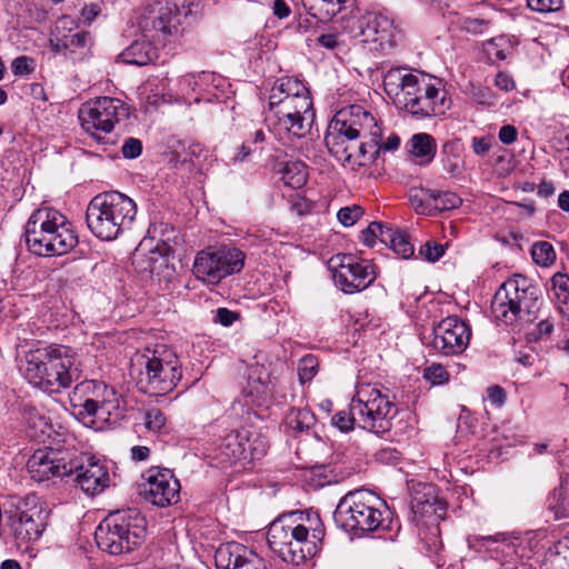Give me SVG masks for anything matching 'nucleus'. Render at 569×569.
<instances>
[{"label":"nucleus","instance_id":"nucleus-16","mask_svg":"<svg viewBox=\"0 0 569 569\" xmlns=\"http://www.w3.org/2000/svg\"><path fill=\"white\" fill-rule=\"evenodd\" d=\"M128 112L124 103L119 99L111 97H99L82 104L79 110V120L82 128L93 137L97 132L109 133L113 130L116 123Z\"/></svg>","mask_w":569,"mask_h":569},{"label":"nucleus","instance_id":"nucleus-57","mask_svg":"<svg viewBox=\"0 0 569 569\" xmlns=\"http://www.w3.org/2000/svg\"><path fill=\"white\" fill-rule=\"evenodd\" d=\"M491 149V140L488 137L472 138V150L477 156L483 157Z\"/></svg>","mask_w":569,"mask_h":569},{"label":"nucleus","instance_id":"nucleus-5","mask_svg":"<svg viewBox=\"0 0 569 569\" xmlns=\"http://www.w3.org/2000/svg\"><path fill=\"white\" fill-rule=\"evenodd\" d=\"M136 214L137 204L130 197L119 191H108L91 199L86 211V222L98 239L112 241L130 229Z\"/></svg>","mask_w":569,"mask_h":569},{"label":"nucleus","instance_id":"nucleus-63","mask_svg":"<svg viewBox=\"0 0 569 569\" xmlns=\"http://www.w3.org/2000/svg\"><path fill=\"white\" fill-rule=\"evenodd\" d=\"M443 170L451 177L461 174V163L457 157H448L443 160Z\"/></svg>","mask_w":569,"mask_h":569},{"label":"nucleus","instance_id":"nucleus-8","mask_svg":"<svg viewBox=\"0 0 569 569\" xmlns=\"http://www.w3.org/2000/svg\"><path fill=\"white\" fill-rule=\"evenodd\" d=\"M536 288L528 283L523 276H517L505 281L495 293L491 301V313L500 326L513 327L521 322H530Z\"/></svg>","mask_w":569,"mask_h":569},{"label":"nucleus","instance_id":"nucleus-39","mask_svg":"<svg viewBox=\"0 0 569 569\" xmlns=\"http://www.w3.org/2000/svg\"><path fill=\"white\" fill-rule=\"evenodd\" d=\"M391 227L385 226L381 222H371L366 230L362 232V241L366 246L372 247L376 239H379L382 243L388 244L390 240Z\"/></svg>","mask_w":569,"mask_h":569},{"label":"nucleus","instance_id":"nucleus-6","mask_svg":"<svg viewBox=\"0 0 569 569\" xmlns=\"http://www.w3.org/2000/svg\"><path fill=\"white\" fill-rule=\"evenodd\" d=\"M323 535V528L319 527L310 536L309 528L292 516H286L270 525L267 539L272 552L282 561L298 566L318 552Z\"/></svg>","mask_w":569,"mask_h":569},{"label":"nucleus","instance_id":"nucleus-41","mask_svg":"<svg viewBox=\"0 0 569 569\" xmlns=\"http://www.w3.org/2000/svg\"><path fill=\"white\" fill-rule=\"evenodd\" d=\"M461 204V198L450 191L433 190L432 213L436 211H446L458 208Z\"/></svg>","mask_w":569,"mask_h":569},{"label":"nucleus","instance_id":"nucleus-10","mask_svg":"<svg viewBox=\"0 0 569 569\" xmlns=\"http://www.w3.org/2000/svg\"><path fill=\"white\" fill-rule=\"evenodd\" d=\"M379 498L369 490L348 492L339 501L333 518L346 531H375L382 525Z\"/></svg>","mask_w":569,"mask_h":569},{"label":"nucleus","instance_id":"nucleus-29","mask_svg":"<svg viewBox=\"0 0 569 569\" xmlns=\"http://www.w3.org/2000/svg\"><path fill=\"white\" fill-rule=\"evenodd\" d=\"M415 73L406 68H391L383 76V88L395 104L399 106L405 97L406 88L411 82Z\"/></svg>","mask_w":569,"mask_h":569},{"label":"nucleus","instance_id":"nucleus-48","mask_svg":"<svg viewBox=\"0 0 569 569\" xmlns=\"http://www.w3.org/2000/svg\"><path fill=\"white\" fill-rule=\"evenodd\" d=\"M528 7L540 13H551L559 11L563 6V0H527Z\"/></svg>","mask_w":569,"mask_h":569},{"label":"nucleus","instance_id":"nucleus-40","mask_svg":"<svg viewBox=\"0 0 569 569\" xmlns=\"http://www.w3.org/2000/svg\"><path fill=\"white\" fill-rule=\"evenodd\" d=\"M531 256L533 261L541 267H549L556 260L553 246L547 241H538L532 244Z\"/></svg>","mask_w":569,"mask_h":569},{"label":"nucleus","instance_id":"nucleus-52","mask_svg":"<svg viewBox=\"0 0 569 569\" xmlns=\"http://www.w3.org/2000/svg\"><path fill=\"white\" fill-rule=\"evenodd\" d=\"M488 23L489 22L485 19L467 17L461 19L460 28L462 30L477 34L482 33L487 29Z\"/></svg>","mask_w":569,"mask_h":569},{"label":"nucleus","instance_id":"nucleus-23","mask_svg":"<svg viewBox=\"0 0 569 569\" xmlns=\"http://www.w3.org/2000/svg\"><path fill=\"white\" fill-rule=\"evenodd\" d=\"M358 32L365 43H378L381 50L392 44L395 36L393 21L383 13L368 12L357 20Z\"/></svg>","mask_w":569,"mask_h":569},{"label":"nucleus","instance_id":"nucleus-61","mask_svg":"<svg viewBox=\"0 0 569 569\" xmlns=\"http://www.w3.org/2000/svg\"><path fill=\"white\" fill-rule=\"evenodd\" d=\"M472 98L480 104H493V93L489 88H478L473 90Z\"/></svg>","mask_w":569,"mask_h":569},{"label":"nucleus","instance_id":"nucleus-21","mask_svg":"<svg viewBox=\"0 0 569 569\" xmlns=\"http://www.w3.org/2000/svg\"><path fill=\"white\" fill-rule=\"evenodd\" d=\"M70 465L74 467L71 475H74L73 481L84 493L94 496L102 492L109 486L110 477L101 461L90 457L82 462L70 460Z\"/></svg>","mask_w":569,"mask_h":569},{"label":"nucleus","instance_id":"nucleus-25","mask_svg":"<svg viewBox=\"0 0 569 569\" xmlns=\"http://www.w3.org/2000/svg\"><path fill=\"white\" fill-rule=\"evenodd\" d=\"M315 118L313 109L307 110V113L292 112L287 116H267V121L272 126L277 134H286L289 139L305 138L311 130Z\"/></svg>","mask_w":569,"mask_h":569},{"label":"nucleus","instance_id":"nucleus-38","mask_svg":"<svg viewBox=\"0 0 569 569\" xmlns=\"http://www.w3.org/2000/svg\"><path fill=\"white\" fill-rule=\"evenodd\" d=\"M482 547L491 553V557L500 560V556L513 558L515 548L513 545L507 541L505 538L500 539L497 537H483Z\"/></svg>","mask_w":569,"mask_h":569},{"label":"nucleus","instance_id":"nucleus-50","mask_svg":"<svg viewBox=\"0 0 569 569\" xmlns=\"http://www.w3.org/2000/svg\"><path fill=\"white\" fill-rule=\"evenodd\" d=\"M419 254L429 262H436L445 254V247L428 241L420 248Z\"/></svg>","mask_w":569,"mask_h":569},{"label":"nucleus","instance_id":"nucleus-13","mask_svg":"<svg viewBox=\"0 0 569 569\" xmlns=\"http://www.w3.org/2000/svg\"><path fill=\"white\" fill-rule=\"evenodd\" d=\"M244 258V253L234 247L202 250L196 256L192 272L197 279L217 284L226 277L240 272Z\"/></svg>","mask_w":569,"mask_h":569},{"label":"nucleus","instance_id":"nucleus-37","mask_svg":"<svg viewBox=\"0 0 569 569\" xmlns=\"http://www.w3.org/2000/svg\"><path fill=\"white\" fill-rule=\"evenodd\" d=\"M281 179L284 184L292 188H300L308 178L307 167L301 161H288L281 169Z\"/></svg>","mask_w":569,"mask_h":569},{"label":"nucleus","instance_id":"nucleus-26","mask_svg":"<svg viewBox=\"0 0 569 569\" xmlns=\"http://www.w3.org/2000/svg\"><path fill=\"white\" fill-rule=\"evenodd\" d=\"M380 148L378 147V140L368 141L366 139L355 140V144L348 148L347 154H350L349 159H337L343 166H349L352 170L359 167L370 164L376 160Z\"/></svg>","mask_w":569,"mask_h":569},{"label":"nucleus","instance_id":"nucleus-47","mask_svg":"<svg viewBox=\"0 0 569 569\" xmlns=\"http://www.w3.org/2000/svg\"><path fill=\"white\" fill-rule=\"evenodd\" d=\"M363 210L360 206H352L341 208L337 213V218L345 227H351L361 218Z\"/></svg>","mask_w":569,"mask_h":569},{"label":"nucleus","instance_id":"nucleus-20","mask_svg":"<svg viewBox=\"0 0 569 569\" xmlns=\"http://www.w3.org/2000/svg\"><path fill=\"white\" fill-rule=\"evenodd\" d=\"M331 121L337 122L341 129H346L349 134H355L359 139H371L373 142L380 136V130L372 113L358 104L339 110Z\"/></svg>","mask_w":569,"mask_h":569},{"label":"nucleus","instance_id":"nucleus-18","mask_svg":"<svg viewBox=\"0 0 569 569\" xmlns=\"http://www.w3.org/2000/svg\"><path fill=\"white\" fill-rule=\"evenodd\" d=\"M471 331L458 317H447L433 326L429 346L445 356L462 353L469 345Z\"/></svg>","mask_w":569,"mask_h":569},{"label":"nucleus","instance_id":"nucleus-11","mask_svg":"<svg viewBox=\"0 0 569 569\" xmlns=\"http://www.w3.org/2000/svg\"><path fill=\"white\" fill-rule=\"evenodd\" d=\"M50 511L34 493L19 498L7 511V523L18 547L37 541L47 528Z\"/></svg>","mask_w":569,"mask_h":569},{"label":"nucleus","instance_id":"nucleus-22","mask_svg":"<svg viewBox=\"0 0 569 569\" xmlns=\"http://www.w3.org/2000/svg\"><path fill=\"white\" fill-rule=\"evenodd\" d=\"M217 569H267L264 560L238 542L221 545L214 553Z\"/></svg>","mask_w":569,"mask_h":569},{"label":"nucleus","instance_id":"nucleus-24","mask_svg":"<svg viewBox=\"0 0 569 569\" xmlns=\"http://www.w3.org/2000/svg\"><path fill=\"white\" fill-rule=\"evenodd\" d=\"M27 468L33 480L42 482L53 477L71 476L74 467L56 451L38 450L29 458Z\"/></svg>","mask_w":569,"mask_h":569},{"label":"nucleus","instance_id":"nucleus-9","mask_svg":"<svg viewBox=\"0 0 569 569\" xmlns=\"http://www.w3.org/2000/svg\"><path fill=\"white\" fill-rule=\"evenodd\" d=\"M73 413L84 423L109 421L111 416H118L120 400L114 389L104 382L88 380L74 388L70 396Z\"/></svg>","mask_w":569,"mask_h":569},{"label":"nucleus","instance_id":"nucleus-17","mask_svg":"<svg viewBox=\"0 0 569 569\" xmlns=\"http://www.w3.org/2000/svg\"><path fill=\"white\" fill-rule=\"evenodd\" d=\"M181 10L176 0H153L147 4L138 20L142 32L173 36L179 31Z\"/></svg>","mask_w":569,"mask_h":569},{"label":"nucleus","instance_id":"nucleus-45","mask_svg":"<svg viewBox=\"0 0 569 569\" xmlns=\"http://www.w3.org/2000/svg\"><path fill=\"white\" fill-rule=\"evenodd\" d=\"M318 360L315 356L308 355L298 363V376L301 383L309 382L318 371Z\"/></svg>","mask_w":569,"mask_h":569},{"label":"nucleus","instance_id":"nucleus-59","mask_svg":"<svg viewBox=\"0 0 569 569\" xmlns=\"http://www.w3.org/2000/svg\"><path fill=\"white\" fill-rule=\"evenodd\" d=\"M317 43L326 49L335 50L340 46L337 33H322L317 38Z\"/></svg>","mask_w":569,"mask_h":569},{"label":"nucleus","instance_id":"nucleus-54","mask_svg":"<svg viewBox=\"0 0 569 569\" xmlns=\"http://www.w3.org/2000/svg\"><path fill=\"white\" fill-rule=\"evenodd\" d=\"M240 318V315L236 311H231L227 308H218L216 310L214 316V322L220 323L223 327H229L233 325L238 319Z\"/></svg>","mask_w":569,"mask_h":569},{"label":"nucleus","instance_id":"nucleus-53","mask_svg":"<svg viewBox=\"0 0 569 569\" xmlns=\"http://www.w3.org/2000/svg\"><path fill=\"white\" fill-rule=\"evenodd\" d=\"M121 151L124 158L134 159L141 154L142 143L139 139L128 138L124 141Z\"/></svg>","mask_w":569,"mask_h":569},{"label":"nucleus","instance_id":"nucleus-19","mask_svg":"<svg viewBox=\"0 0 569 569\" xmlns=\"http://www.w3.org/2000/svg\"><path fill=\"white\" fill-rule=\"evenodd\" d=\"M180 483L169 469L152 468L147 471L143 497L158 507H167L179 500Z\"/></svg>","mask_w":569,"mask_h":569},{"label":"nucleus","instance_id":"nucleus-43","mask_svg":"<svg viewBox=\"0 0 569 569\" xmlns=\"http://www.w3.org/2000/svg\"><path fill=\"white\" fill-rule=\"evenodd\" d=\"M390 233V240H388L387 246H390V248L403 259L412 257L415 249L408 238L405 234L395 231L392 228Z\"/></svg>","mask_w":569,"mask_h":569},{"label":"nucleus","instance_id":"nucleus-49","mask_svg":"<svg viewBox=\"0 0 569 569\" xmlns=\"http://www.w3.org/2000/svg\"><path fill=\"white\" fill-rule=\"evenodd\" d=\"M34 70V61L27 56H19L11 62V71L14 76H27Z\"/></svg>","mask_w":569,"mask_h":569},{"label":"nucleus","instance_id":"nucleus-62","mask_svg":"<svg viewBox=\"0 0 569 569\" xmlns=\"http://www.w3.org/2000/svg\"><path fill=\"white\" fill-rule=\"evenodd\" d=\"M487 397L492 405L500 407L505 402L506 395L501 387L492 386L488 388Z\"/></svg>","mask_w":569,"mask_h":569},{"label":"nucleus","instance_id":"nucleus-60","mask_svg":"<svg viewBox=\"0 0 569 569\" xmlns=\"http://www.w3.org/2000/svg\"><path fill=\"white\" fill-rule=\"evenodd\" d=\"M518 131L511 124L502 126L499 130V139L505 144H511L517 140Z\"/></svg>","mask_w":569,"mask_h":569},{"label":"nucleus","instance_id":"nucleus-34","mask_svg":"<svg viewBox=\"0 0 569 569\" xmlns=\"http://www.w3.org/2000/svg\"><path fill=\"white\" fill-rule=\"evenodd\" d=\"M315 422V415L309 409H291L284 418L283 426L288 432L297 433L309 430Z\"/></svg>","mask_w":569,"mask_h":569},{"label":"nucleus","instance_id":"nucleus-51","mask_svg":"<svg viewBox=\"0 0 569 569\" xmlns=\"http://www.w3.org/2000/svg\"><path fill=\"white\" fill-rule=\"evenodd\" d=\"M147 266L142 269L144 271L150 272L151 274L159 273V270L167 266V259L158 250H151L149 257L146 260Z\"/></svg>","mask_w":569,"mask_h":569},{"label":"nucleus","instance_id":"nucleus-3","mask_svg":"<svg viewBox=\"0 0 569 569\" xmlns=\"http://www.w3.org/2000/svg\"><path fill=\"white\" fill-rule=\"evenodd\" d=\"M130 372L137 377L139 388L151 396L171 392L182 377L177 353L164 345L137 352L131 359Z\"/></svg>","mask_w":569,"mask_h":569},{"label":"nucleus","instance_id":"nucleus-58","mask_svg":"<svg viewBox=\"0 0 569 569\" xmlns=\"http://www.w3.org/2000/svg\"><path fill=\"white\" fill-rule=\"evenodd\" d=\"M495 86L503 91H511L516 88L512 77L506 72L497 73L495 78Z\"/></svg>","mask_w":569,"mask_h":569},{"label":"nucleus","instance_id":"nucleus-15","mask_svg":"<svg viewBox=\"0 0 569 569\" xmlns=\"http://www.w3.org/2000/svg\"><path fill=\"white\" fill-rule=\"evenodd\" d=\"M328 267L337 287L346 293L365 290L376 279L373 264L352 254L339 253L331 257Z\"/></svg>","mask_w":569,"mask_h":569},{"label":"nucleus","instance_id":"nucleus-35","mask_svg":"<svg viewBox=\"0 0 569 569\" xmlns=\"http://www.w3.org/2000/svg\"><path fill=\"white\" fill-rule=\"evenodd\" d=\"M553 299L559 312L569 320V277L557 272L551 278Z\"/></svg>","mask_w":569,"mask_h":569},{"label":"nucleus","instance_id":"nucleus-33","mask_svg":"<svg viewBox=\"0 0 569 569\" xmlns=\"http://www.w3.org/2000/svg\"><path fill=\"white\" fill-rule=\"evenodd\" d=\"M68 24H71V18L68 16H62L57 20L49 38V47L52 52L59 53L62 50L72 49V44H79L82 41V36L73 37V40L67 39L64 31L68 30Z\"/></svg>","mask_w":569,"mask_h":569},{"label":"nucleus","instance_id":"nucleus-64","mask_svg":"<svg viewBox=\"0 0 569 569\" xmlns=\"http://www.w3.org/2000/svg\"><path fill=\"white\" fill-rule=\"evenodd\" d=\"M27 421L32 429H39L41 433H44V428L47 427V422L43 418L36 412L34 409L28 412Z\"/></svg>","mask_w":569,"mask_h":569},{"label":"nucleus","instance_id":"nucleus-4","mask_svg":"<svg viewBox=\"0 0 569 569\" xmlns=\"http://www.w3.org/2000/svg\"><path fill=\"white\" fill-rule=\"evenodd\" d=\"M26 241L34 254L61 256L78 243L71 223L52 208L36 210L26 224Z\"/></svg>","mask_w":569,"mask_h":569},{"label":"nucleus","instance_id":"nucleus-42","mask_svg":"<svg viewBox=\"0 0 569 569\" xmlns=\"http://www.w3.org/2000/svg\"><path fill=\"white\" fill-rule=\"evenodd\" d=\"M432 189H421L410 194L413 209L421 214H432Z\"/></svg>","mask_w":569,"mask_h":569},{"label":"nucleus","instance_id":"nucleus-55","mask_svg":"<svg viewBox=\"0 0 569 569\" xmlns=\"http://www.w3.org/2000/svg\"><path fill=\"white\" fill-rule=\"evenodd\" d=\"M346 0H321V10L325 11L326 18H332L338 14L345 7Z\"/></svg>","mask_w":569,"mask_h":569},{"label":"nucleus","instance_id":"nucleus-14","mask_svg":"<svg viewBox=\"0 0 569 569\" xmlns=\"http://www.w3.org/2000/svg\"><path fill=\"white\" fill-rule=\"evenodd\" d=\"M449 106L446 92L437 88L431 78L415 73L398 107L411 114L431 117L443 114Z\"/></svg>","mask_w":569,"mask_h":569},{"label":"nucleus","instance_id":"nucleus-46","mask_svg":"<svg viewBox=\"0 0 569 569\" xmlns=\"http://www.w3.org/2000/svg\"><path fill=\"white\" fill-rule=\"evenodd\" d=\"M167 418L158 408L147 409L144 412V426L150 431H159L166 426Z\"/></svg>","mask_w":569,"mask_h":569},{"label":"nucleus","instance_id":"nucleus-36","mask_svg":"<svg viewBox=\"0 0 569 569\" xmlns=\"http://www.w3.org/2000/svg\"><path fill=\"white\" fill-rule=\"evenodd\" d=\"M548 507L556 518L569 517V479L563 480L548 498Z\"/></svg>","mask_w":569,"mask_h":569},{"label":"nucleus","instance_id":"nucleus-12","mask_svg":"<svg viewBox=\"0 0 569 569\" xmlns=\"http://www.w3.org/2000/svg\"><path fill=\"white\" fill-rule=\"evenodd\" d=\"M268 442L258 431L248 428L232 430L222 437L214 447L213 459L219 465L252 462L266 455Z\"/></svg>","mask_w":569,"mask_h":569},{"label":"nucleus","instance_id":"nucleus-7","mask_svg":"<svg viewBox=\"0 0 569 569\" xmlns=\"http://www.w3.org/2000/svg\"><path fill=\"white\" fill-rule=\"evenodd\" d=\"M146 518L136 509L117 511L107 517L96 531L99 548L110 555L129 552L146 538Z\"/></svg>","mask_w":569,"mask_h":569},{"label":"nucleus","instance_id":"nucleus-1","mask_svg":"<svg viewBox=\"0 0 569 569\" xmlns=\"http://www.w3.org/2000/svg\"><path fill=\"white\" fill-rule=\"evenodd\" d=\"M395 406L386 395L372 385L358 387L348 410H341L332 417V425L348 432L357 425L373 433H385L391 428Z\"/></svg>","mask_w":569,"mask_h":569},{"label":"nucleus","instance_id":"nucleus-27","mask_svg":"<svg viewBox=\"0 0 569 569\" xmlns=\"http://www.w3.org/2000/svg\"><path fill=\"white\" fill-rule=\"evenodd\" d=\"M355 140H359L357 136H351L346 129H341L340 124L330 121L325 137L326 146L329 152L336 159H349L347 154L348 148L355 144Z\"/></svg>","mask_w":569,"mask_h":569},{"label":"nucleus","instance_id":"nucleus-32","mask_svg":"<svg viewBox=\"0 0 569 569\" xmlns=\"http://www.w3.org/2000/svg\"><path fill=\"white\" fill-rule=\"evenodd\" d=\"M306 93H309V90L300 80L282 77L272 86L269 101H277L278 99L287 100Z\"/></svg>","mask_w":569,"mask_h":569},{"label":"nucleus","instance_id":"nucleus-44","mask_svg":"<svg viewBox=\"0 0 569 569\" xmlns=\"http://www.w3.org/2000/svg\"><path fill=\"white\" fill-rule=\"evenodd\" d=\"M423 378L432 386H441L449 382L450 375L440 363H431L423 369Z\"/></svg>","mask_w":569,"mask_h":569},{"label":"nucleus","instance_id":"nucleus-28","mask_svg":"<svg viewBox=\"0 0 569 569\" xmlns=\"http://www.w3.org/2000/svg\"><path fill=\"white\" fill-rule=\"evenodd\" d=\"M407 150L415 163L429 164L437 152V143L433 137L426 132L415 133L407 143Z\"/></svg>","mask_w":569,"mask_h":569},{"label":"nucleus","instance_id":"nucleus-2","mask_svg":"<svg viewBox=\"0 0 569 569\" xmlns=\"http://www.w3.org/2000/svg\"><path fill=\"white\" fill-rule=\"evenodd\" d=\"M23 375L36 387L58 391L79 379V369L70 348L50 346L27 352Z\"/></svg>","mask_w":569,"mask_h":569},{"label":"nucleus","instance_id":"nucleus-31","mask_svg":"<svg viewBox=\"0 0 569 569\" xmlns=\"http://www.w3.org/2000/svg\"><path fill=\"white\" fill-rule=\"evenodd\" d=\"M312 108V100L309 93L300 94L287 100L269 101L268 116H287L292 112L307 113V110Z\"/></svg>","mask_w":569,"mask_h":569},{"label":"nucleus","instance_id":"nucleus-56","mask_svg":"<svg viewBox=\"0 0 569 569\" xmlns=\"http://www.w3.org/2000/svg\"><path fill=\"white\" fill-rule=\"evenodd\" d=\"M67 27H68V30L64 31V34L68 40H73V37L76 38V37L82 36V41L79 44H72V49L84 48L87 46V42L89 39V33L87 31L73 32L77 29V23L72 18H71V24L70 26L68 24Z\"/></svg>","mask_w":569,"mask_h":569},{"label":"nucleus","instance_id":"nucleus-30","mask_svg":"<svg viewBox=\"0 0 569 569\" xmlns=\"http://www.w3.org/2000/svg\"><path fill=\"white\" fill-rule=\"evenodd\" d=\"M127 64L147 66L158 58L157 48L148 40L133 41L120 54Z\"/></svg>","mask_w":569,"mask_h":569}]
</instances>
